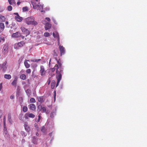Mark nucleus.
Here are the masks:
<instances>
[{"mask_svg":"<svg viewBox=\"0 0 147 147\" xmlns=\"http://www.w3.org/2000/svg\"><path fill=\"white\" fill-rule=\"evenodd\" d=\"M55 69L56 70V78L57 79L56 86L57 87L61 79L62 74L63 73V68L62 67L61 61L60 59L57 60V64L54 67L51 68L49 69V72H54L55 71Z\"/></svg>","mask_w":147,"mask_h":147,"instance_id":"f257e3e1","label":"nucleus"},{"mask_svg":"<svg viewBox=\"0 0 147 147\" xmlns=\"http://www.w3.org/2000/svg\"><path fill=\"white\" fill-rule=\"evenodd\" d=\"M25 22L28 25L35 26L37 24V22L34 21V18L32 16L26 18L25 19Z\"/></svg>","mask_w":147,"mask_h":147,"instance_id":"f03ea898","label":"nucleus"},{"mask_svg":"<svg viewBox=\"0 0 147 147\" xmlns=\"http://www.w3.org/2000/svg\"><path fill=\"white\" fill-rule=\"evenodd\" d=\"M25 44V42L23 41L16 43L14 45V49H18L20 48L23 47Z\"/></svg>","mask_w":147,"mask_h":147,"instance_id":"7ed1b4c3","label":"nucleus"},{"mask_svg":"<svg viewBox=\"0 0 147 147\" xmlns=\"http://www.w3.org/2000/svg\"><path fill=\"white\" fill-rule=\"evenodd\" d=\"M20 29L22 32L26 35V36L30 34V32L28 30L25 28L24 27H22L20 28Z\"/></svg>","mask_w":147,"mask_h":147,"instance_id":"20e7f679","label":"nucleus"},{"mask_svg":"<svg viewBox=\"0 0 147 147\" xmlns=\"http://www.w3.org/2000/svg\"><path fill=\"white\" fill-rule=\"evenodd\" d=\"M8 47L7 44L5 45L2 49V53L3 54H7L8 52Z\"/></svg>","mask_w":147,"mask_h":147,"instance_id":"39448f33","label":"nucleus"},{"mask_svg":"<svg viewBox=\"0 0 147 147\" xmlns=\"http://www.w3.org/2000/svg\"><path fill=\"white\" fill-rule=\"evenodd\" d=\"M46 71L45 70L44 67L43 65L40 66V73L41 76H45L46 74Z\"/></svg>","mask_w":147,"mask_h":147,"instance_id":"423d86ee","label":"nucleus"},{"mask_svg":"<svg viewBox=\"0 0 147 147\" xmlns=\"http://www.w3.org/2000/svg\"><path fill=\"white\" fill-rule=\"evenodd\" d=\"M33 8L34 9H36L37 10H40L43 9V6L41 5H33Z\"/></svg>","mask_w":147,"mask_h":147,"instance_id":"0eeeda50","label":"nucleus"},{"mask_svg":"<svg viewBox=\"0 0 147 147\" xmlns=\"http://www.w3.org/2000/svg\"><path fill=\"white\" fill-rule=\"evenodd\" d=\"M53 37L55 38H58V44L59 43V33L57 32H56L55 33L53 32Z\"/></svg>","mask_w":147,"mask_h":147,"instance_id":"6e6552de","label":"nucleus"},{"mask_svg":"<svg viewBox=\"0 0 147 147\" xmlns=\"http://www.w3.org/2000/svg\"><path fill=\"white\" fill-rule=\"evenodd\" d=\"M21 36V34L19 32H17L15 33H13L12 35V36L13 38H18Z\"/></svg>","mask_w":147,"mask_h":147,"instance_id":"1a4fd4ad","label":"nucleus"},{"mask_svg":"<svg viewBox=\"0 0 147 147\" xmlns=\"http://www.w3.org/2000/svg\"><path fill=\"white\" fill-rule=\"evenodd\" d=\"M59 49L60 51L61 55L63 54L65 52V48L63 46L61 45L59 46Z\"/></svg>","mask_w":147,"mask_h":147,"instance_id":"9d476101","label":"nucleus"},{"mask_svg":"<svg viewBox=\"0 0 147 147\" xmlns=\"http://www.w3.org/2000/svg\"><path fill=\"white\" fill-rule=\"evenodd\" d=\"M25 130L28 132H29L30 130V127L28 125L27 123H26L24 125Z\"/></svg>","mask_w":147,"mask_h":147,"instance_id":"9b49d317","label":"nucleus"},{"mask_svg":"<svg viewBox=\"0 0 147 147\" xmlns=\"http://www.w3.org/2000/svg\"><path fill=\"white\" fill-rule=\"evenodd\" d=\"M28 106L29 108L32 110L34 111L36 109V107L35 105L34 104H30L28 105Z\"/></svg>","mask_w":147,"mask_h":147,"instance_id":"f8f14e48","label":"nucleus"},{"mask_svg":"<svg viewBox=\"0 0 147 147\" xmlns=\"http://www.w3.org/2000/svg\"><path fill=\"white\" fill-rule=\"evenodd\" d=\"M52 25L51 24L47 23H46L45 26V28L46 30H48L51 27Z\"/></svg>","mask_w":147,"mask_h":147,"instance_id":"ddd939ff","label":"nucleus"},{"mask_svg":"<svg viewBox=\"0 0 147 147\" xmlns=\"http://www.w3.org/2000/svg\"><path fill=\"white\" fill-rule=\"evenodd\" d=\"M37 99L38 101L40 104L42 103L44 101L43 96H40L37 97Z\"/></svg>","mask_w":147,"mask_h":147,"instance_id":"4468645a","label":"nucleus"},{"mask_svg":"<svg viewBox=\"0 0 147 147\" xmlns=\"http://www.w3.org/2000/svg\"><path fill=\"white\" fill-rule=\"evenodd\" d=\"M15 19L17 21L19 22H20L22 21L23 20V18L20 17L19 16H15Z\"/></svg>","mask_w":147,"mask_h":147,"instance_id":"2eb2a0df","label":"nucleus"},{"mask_svg":"<svg viewBox=\"0 0 147 147\" xmlns=\"http://www.w3.org/2000/svg\"><path fill=\"white\" fill-rule=\"evenodd\" d=\"M56 115V110H53L51 113L50 114V117L52 118L53 119L55 116Z\"/></svg>","mask_w":147,"mask_h":147,"instance_id":"dca6fc26","label":"nucleus"},{"mask_svg":"<svg viewBox=\"0 0 147 147\" xmlns=\"http://www.w3.org/2000/svg\"><path fill=\"white\" fill-rule=\"evenodd\" d=\"M27 61H29L27 60H25L24 62V65L27 68H29L30 66V64L28 63Z\"/></svg>","mask_w":147,"mask_h":147,"instance_id":"f3484780","label":"nucleus"},{"mask_svg":"<svg viewBox=\"0 0 147 147\" xmlns=\"http://www.w3.org/2000/svg\"><path fill=\"white\" fill-rule=\"evenodd\" d=\"M5 17L0 14V21L1 22H5Z\"/></svg>","mask_w":147,"mask_h":147,"instance_id":"a211bd4d","label":"nucleus"},{"mask_svg":"<svg viewBox=\"0 0 147 147\" xmlns=\"http://www.w3.org/2000/svg\"><path fill=\"white\" fill-rule=\"evenodd\" d=\"M55 80H53L52 81L51 84V87L52 89H53L55 86Z\"/></svg>","mask_w":147,"mask_h":147,"instance_id":"6ab92c4d","label":"nucleus"},{"mask_svg":"<svg viewBox=\"0 0 147 147\" xmlns=\"http://www.w3.org/2000/svg\"><path fill=\"white\" fill-rule=\"evenodd\" d=\"M58 52V51L57 49H55L53 51V55L56 56H57Z\"/></svg>","mask_w":147,"mask_h":147,"instance_id":"aec40b11","label":"nucleus"},{"mask_svg":"<svg viewBox=\"0 0 147 147\" xmlns=\"http://www.w3.org/2000/svg\"><path fill=\"white\" fill-rule=\"evenodd\" d=\"M0 28L1 29L2 31H3L5 28L4 24L2 22H0Z\"/></svg>","mask_w":147,"mask_h":147,"instance_id":"412c9836","label":"nucleus"},{"mask_svg":"<svg viewBox=\"0 0 147 147\" xmlns=\"http://www.w3.org/2000/svg\"><path fill=\"white\" fill-rule=\"evenodd\" d=\"M4 77L5 78L9 80L11 78V76L9 74H5L4 76Z\"/></svg>","mask_w":147,"mask_h":147,"instance_id":"4be33fe9","label":"nucleus"},{"mask_svg":"<svg viewBox=\"0 0 147 147\" xmlns=\"http://www.w3.org/2000/svg\"><path fill=\"white\" fill-rule=\"evenodd\" d=\"M1 68L2 69L3 72H5L6 70L7 67L5 65L3 64L1 66Z\"/></svg>","mask_w":147,"mask_h":147,"instance_id":"5701e85b","label":"nucleus"},{"mask_svg":"<svg viewBox=\"0 0 147 147\" xmlns=\"http://www.w3.org/2000/svg\"><path fill=\"white\" fill-rule=\"evenodd\" d=\"M17 81V80L16 79H15V80L12 82L11 85L15 87H16V86Z\"/></svg>","mask_w":147,"mask_h":147,"instance_id":"b1692460","label":"nucleus"},{"mask_svg":"<svg viewBox=\"0 0 147 147\" xmlns=\"http://www.w3.org/2000/svg\"><path fill=\"white\" fill-rule=\"evenodd\" d=\"M20 78L22 79L25 80L26 78V76L24 74H22L20 75Z\"/></svg>","mask_w":147,"mask_h":147,"instance_id":"393cba45","label":"nucleus"},{"mask_svg":"<svg viewBox=\"0 0 147 147\" xmlns=\"http://www.w3.org/2000/svg\"><path fill=\"white\" fill-rule=\"evenodd\" d=\"M26 92L28 96H30L31 93V91L30 89H28L26 91Z\"/></svg>","mask_w":147,"mask_h":147,"instance_id":"a878e982","label":"nucleus"},{"mask_svg":"<svg viewBox=\"0 0 147 147\" xmlns=\"http://www.w3.org/2000/svg\"><path fill=\"white\" fill-rule=\"evenodd\" d=\"M41 131L43 133H45V132L46 131V129H45L44 126L43 125L41 127Z\"/></svg>","mask_w":147,"mask_h":147,"instance_id":"bb28decb","label":"nucleus"},{"mask_svg":"<svg viewBox=\"0 0 147 147\" xmlns=\"http://www.w3.org/2000/svg\"><path fill=\"white\" fill-rule=\"evenodd\" d=\"M9 3L10 5H13L14 3V0H8Z\"/></svg>","mask_w":147,"mask_h":147,"instance_id":"cd10ccee","label":"nucleus"},{"mask_svg":"<svg viewBox=\"0 0 147 147\" xmlns=\"http://www.w3.org/2000/svg\"><path fill=\"white\" fill-rule=\"evenodd\" d=\"M28 8L27 7H25L22 8V11L24 12L28 11Z\"/></svg>","mask_w":147,"mask_h":147,"instance_id":"c85d7f7f","label":"nucleus"},{"mask_svg":"<svg viewBox=\"0 0 147 147\" xmlns=\"http://www.w3.org/2000/svg\"><path fill=\"white\" fill-rule=\"evenodd\" d=\"M28 110V108L27 107L24 106L23 107V111L24 112H26Z\"/></svg>","mask_w":147,"mask_h":147,"instance_id":"c756f323","label":"nucleus"},{"mask_svg":"<svg viewBox=\"0 0 147 147\" xmlns=\"http://www.w3.org/2000/svg\"><path fill=\"white\" fill-rule=\"evenodd\" d=\"M33 142L35 144H37V140L34 137H33Z\"/></svg>","mask_w":147,"mask_h":147,"instance_id":"7c9ffc66","label":"nucleus"},{"mask_svg":"<svg viewBox=\"0 0 147 147\" xmlns=\"http://www.w3.org/2000/svg\"><path fill=\"white\" fill-rule=\"evenodd\" d=\"M21 134L22 136L24 137H25L27 135L26 133L24 131H21Z\"/></svg>","mask_w":147,"mask_h":147,"instance_id":"2f4dec72","label":"nucleus"},{"mask_svg":"<svg viewBox=\"0 0 147 147\" xmlns=\"http://www.w3.org/2000/svg\"><path fill=\"white\" fill-rule=\"evenodd\" d=\"M30 102L31 103H35L36 102V100L35 99L33 98H30Z\"/></svg>","mask_w":147,"mask_h":147,"instance_id":"473e14b6","label":"nucleus"},{"mask_svg":"<svg viewBox=\"0 0 147 147\" xmlns=\"http://www.w3.org/2000/svg\"><path fill=\"white\" fill-rule=\"evenodd\" d=\"M42 107L41 105H39L38 107V111H40L42 109Z\"/></svg>","mask_w":147,"mask_h":147,"instance_id":"72a5a7b5","label":"nucleus"},{"mask_svg":"<svg viewBox=\"0 0 147 147\" xmlns=\"http://www.w3.org/2000/svg\"><path fill=\"white\" fill-rule=\"evenodd\" d=\"M41 60L40 59H33L31 60V62H37L38 61Z\"/></svg>","mask_w":147,"mask_h":147,"instance_id":"f704fd0d","label":"nucleus"},{"mask_svg":"<svg viewBox=\"0 0 147 147\" xmlns=\"http://www.w3.org/2000/svg\"><path fill=\"white\" fill-rule=\"evenodd\" d=\"M29 115V117L30 118H34L35 116V115L32 113H30L28 114Z\"/></svg>","mask_w":147,"mask_h":147,"instance_id":"c9c22d12","label":"nucleus"},{"mask_svg":"<svg viewBox=\"0 0 147 147\" xmlns=\"http://www.w3.org/2000/svg\"><path fill=\"white\" fill-rule=\"evenodd\" d=\"M41 114H40L38 116V119L37 121H36V122H38L40 121L41 119Z\"/></svg>","mask_w":147,"mask_h":147,"instance_id":"e433bc0d","label":"nucleus"},{"mask_svg":"<svg viewBox=\"0 0 147 147\" xmlns=\"http://www.w3.org/2000/svg\"><path fill=\"white\" fill-rule=\"evenodd\" d=\"M44 35L45 37H49L50 36V34L49 32H45L44 33Z\"/></svg>","mask_w":147,"mask_h":147,"instance_id":"4c0bfd02","label":"nucleus"},{"mask_svg":"<svg viewBox=\"0 0 147 147\" xmlns=\"http://www.w3.org/2000/svg\"><path fill=\"white\" fill-rule=\"evenodd\" d=\"M12 9V7L10 5L9 6L7 7V9L9 11H11Z\"/></svg>","mask_w":147,"mask_h":147,"instance_id":"58836bf2","label":"nucleus"},{"mask_svg":"<svg viewBox=\"0 0 147 147\" xmlns=\"http://www.w3.org/2000/svg\"><path fill=\"white\" fill-rule=\"evenodd\" d=\"M26 73L28 74H29L31 72V70L30 69H27L26 71Z\"/></svg>","mask_w":147,"mask_h":147,"instance_id":"ea45409f","label":"nucleus"},{"mask_svg":"<svg viewBox=\"0 0 147 147\" xmlns=\"http://www.w3.org/2000/svg\"><path fill=\"white\" fill-rule=\"evenodd\" d=\"M24 117L25 119H28L29 117V115L28 114L26 113L24 115Z\"/></svg>","mask_w":147,"mask_h":147,"instance_id":"a19ab883","label":"nucleus"},{"mask_svg":"<svg viewBox=\"0 0 147 147\" xmlns=\"http://www.w3.org/2000/svg\"><path fill=\"white\" fill-rule=\"evenodd\" d=\"M42 112L43 113L45 112L46 111V108L45 107H42Z\"/></svg>","mask_w":147,"mask_h":147,"instance_id":"79ce46f5","label":"nucleus"},{"mask_svg":"<svg viewBox=\"0 0 147 147\" xmlns=\"http://www.w3.org/2000/svg\"><path fill=\"white\" fill-rule=\"evenodd\" d=\"M8 119H9V122H11V115L10 114H9L8 115Z\"/></svg>","mask_w":147,"mask_h":147,"instance_id":"37998d69","label":"nucleus"},{"mask_svg":"<svg viewBox=\"0 0 147 147\" xmlns=\"http://www.w3.org/2000/svg\"><path fill=\"white\" fill-rule=\"evenodd\" d=\"M2 40L3 42H4L5 40V39L4 38H2L0 36V43L1 42Z\"/></svg>","mask_w":147,"mask_h":147,"instance_id":"c03bdc74","label":"nucleus"},{"mask_svg":"<svg viewBox=\"0 0 147 147\" xmlns=\"http://www.w3.org/2000/svg\"><path fill=\"white\" fill-rule=\"evenodd\" d=\"M51 78H50L47 81V83L48 85H49L50 83L51 82Z\"/></svg>","mask_w":147,"mask_h":147,"instance_id":"a18cd8bd","label":"nucleus"},{"mask_svg":"<svg viewBox=\"0 0 147 147\" xmlns=\"http://www.w3.org/2000/svg\"><path fill=\"white\" fill-rule=\"evenodd\" d=\"M45 19L48 22H50L51 21V20L50 18H45Z\"/></svg>","mask_w":147,"mask_h":147,"instance_id":"49530a36","label":"nucleus"},{"mask_svg":"<svg viewBox=\"0 0 147 147\" xmlns=\"http://www.w3.org/2000/svg\"><path fill=\"white\" fill-rule=\"evenodd\" d=\"M2 115V111L1 110H0V118L1 117Z\"/></svg>","mask_w":147,"mask_h":147,"instance_id":"de8ad7c7","label":"nucleus"},{"mask_svg":"<svg viewBox=\"0 0 147 147\" xmlns=\"http://www.w3.org/2000/svg\"><path fill=\"white\" fill-rule=\"evenodd\" d=\"M3 126L4 128H5L6 127V121H3Z\"/></svg>","mask_w":147,"mask_h":147,"instance_id":"09e8293b","label":"nucleus"},{"mask_svg":"<svg viewBox=\"0 0 147 147\" xmlns=\"http://www.w3.org/2000/svg\"><path fill=\"white\" fill-rule=\"evenodd\" d=\"M14 14L16 15L17 16H18L19 15L18 13H13Z\"/></svg>","mask_w":147,"mask_h":147,"instance_id":"8fccbe9b","label":"nucleus"},{"mask_svg":"<svg viewBox=\"0 0 147 147\" xmlns=\"http://www.w3.org/2000/svg\"><path fill=\"white\" fill-rule=\"evenodd\" d=\"M14 96H12V95H11V96H10V98L11 99H13L14 98Z\"/></svg>","mask_w":147,"mask_h":147,"instance_id":"3c124183","label":"nucleus"},{"mask_svg":"<svg viewBox=\"0 0 147 147\" xmlns=\"http://www.w3.org/2000/svg\"><path fill=\"white\" fill-rule=\"evenodd\" d=\"M21 2L20 1H18L17 3V4L18 5H20V4Z\"/></svg>","mask_w":147,"mask_h":147,"instance_id":"603ef678","label":"nucleus"},{"mask_svg":"<svg viewBox=\"0 0 147 147\" xmlns=\"http://www.w3.org/2000/svg\"><path fill=\"white\" fill-rule=\"evenodd\" d=\"M3 121H6L5 117L4 116L3 119Z\"/></svg>","mask_w":147,"mask_h":147,"instance_id":"864d4df0","label":"nucleus"},{"mask_svg":"<svg viewBox=\"0 0 147 147\" xmlns=\"http://www.w3.org/2000/svg\"><path fill=\"white\" fill-rule=\"evenodd\" d=\"M56 95H55V94H54V100H55V98H56Z\"/></svg>","mask_w":147,"mask_h":147,"instance_id":"5fc2aeb1","label":"nucleus"},{"mask_svg":"<svg viewBox=\"0 0 147 147\" xmlns=\"http://www.w3.org/2000/svg\"><path fill=\"white\" fill-rule=\"evenodd\" d=\"M5 24L6 25H8V22L7 21H6L5 22Z\"/></svg>","mask_w":147,"mask_h":147,"instance_id":"6e6d98bb","label":"nucleus"},{"mask_svg":"<svg viewBox=\"0 0 147 147\" xmlns=\"http://www.w3.org/2000/svg\"><path fill=\"white\" fill-rule=\"evenodd\" d=\"M3 11V9H0V12H2Z\"/></svg>","mask_w":147,"mask_h":147,"instance_id":"4d7b16f0","label":"nucleus"},{"mask_svg":"<svg viewBox=\"0 0 147 147\" xmlns=\"http://www.w3.org/2000/svg\"><path fill=\"white\" fill-rule=\"evenodd\" d=\"M2 83H1L0 84V86H2Z\"/></svg>","mask_w":147,"mask_h":147,"instance_id":"13d9d810","label":"nucleus"},{"mask_svg":"<svg viewBox=\"0 0 147 147\" xmlns=\"http://www.w3.org/2000/svg\"><path fill=\"white\" fill-rule=\"evenodd\" d=\"M25 142V140L23 139L22 140V142Z\"/></svg>","mask_w":147,"mask_h":147,"instance_id":"bf43d9fd","label":"nucleus"},{"mask_svg":"<svg viewBox=\"0 0 147 147\" xmlns=\"http://www.w3.org/2000/svg\"><path fill=\"white\" fill-rule=\"evenodd\" d=\"M2 88V86H0V91L1 90Z\"/></svg>","mask_w":147,"mask_h":147,"instance_id":"052dcab7","label":"nucleus"},{"mask_svg":"<svg viewBox=\"0 0 147 147\" xmlns=\"http://www.w3.org/2000/svg\"><path fill=\"white\" fill-rule=\"evenodd\" d=\"M54 92V94H55V95H56V91H55Z\"/></svg>","mask_w":147,"mask_h":147,"instance_id":"680f3d73","label":"nucleus"},{"mask_svg":"<svg viewBox=\"0 0 147 147\" xmlns=\"http://www.w3.org/2000/svg\"><path fill=\"white\" fill-rule=\"evenodd\" d=\"M3 31H2L1 29L0 28V33L1 32Z\"/></svg>","mask_w":147,"mask_h":147,"instance_id":"e2e57ef3","label":"nucleus"},{"mask_svg":"<svg viewBox=\"0 0 147 147\" xmlns=\"http://www.w3.org/2000/svg\"><path fill=\"white\" fill-rule=\"evenodd\" d=\"M36 2H38V0H35Z\"/></svg>","mask_w":147,"mask_h":147,"instance_id":"0e129e2a","label":"nucleus"},{"mask_svg":"<svg viewBox=\"0 0 147 147\" xmlns=\"http://www.w3.org/2000/svg\"><path fill=\"white\" fill-rule=\"evenodd\" d=\"M37 134H38V133H36V135H37Z\"/></svg>","mask_w":147,"mask_h":147,"instance_id":"69168bd1","label":"nucleus"},{"mask_svg":"<svg viewBox=\"0 0 147 147\" xmlns=\"http://www.w3.org/2000/svg\"><path fill=\"white\" fill-rule=\"evenodd\" d=\"M43 11L42 10H41V12H43Z\"/></svg>","mask_w":147,"mask_h":147,"instance_id":"338daca9","label":"nucleus"},{"mask_svg":"<svg viewBox=\"0 0 147 147\" xmlns=\"http://www.w3.org/2000/svg\"><path fill=\"white\" fill-rule=\"evenodd\" d=\"M54 23H56L55 22V20H54Z\"/></svg>","mask_w":147,"mask_h":147,"instance_id":"774afa93","label":"nucleus"}]
</instances>
